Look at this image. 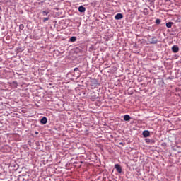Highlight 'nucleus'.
I'll list each match as a JSON object with an SVG mask.
<instances>
[{
    "instance_id": "nucleus-1",
    "label": "nucleus",
    "mask_w": 181,
    "mask_h": 181,
    "mask_svg": "<svg viewBox=\"0 0 181 181\" xmlns=\"http://www.w3.org/2000/svg\"><path fill=\"white\" fill-rule=\"evenodd\" d=\"M115 169H116V170L118 173H122V168L121 167V165L119 164H115Z\"/></svg>"
},
{
    "instance_id": "nucleus-2",
    "label": "nucleus",
    "mask_w": 181,
    "mask_h": 181,
    "mask_svg": "<svg viewBox=\"0 0 181 181\" xmlns=\"http://www.w3.org/2000/svg\"><path fill=\"white\" fill-rule=\"evenodd\" d=\"M142 135L144 138H148V136H151V132L148 130H144L142 132Z\"/></svg>"
},
{
    "instance_id": "nucleus-3",
    "label": "nucleus",
    "mask_w": 181,
    "mask_h": 181,
    "mask_svg": "<svg viewBox=\"0 0 181 181\" xmlns=\"http://www.w3.org/2000/svg\"><path fill=\"white\" fill-rule=\"evenodd\" d=\"M122 18H124V15H122V13H117L115 16V19L116 21H121V19H122Z\"/></svg>"
},
{
    "instance_id": "nucleus-4",
    "label": "nucleus",
    "mask_w": 181,
    "mask_h": 181,
    "mask_svg": "<svg viewBox=\"0 0 181 181\" xmlns=\"http://www.w3.org/2000/svg\"><path fill=\"white\" fill-rule=\"evenodd\" d=\"M171 50L173 53H177L179 52V47L177 45H173Z\"/></svg>"
},
{
    "instance_id": "nucleus-5",
    "label": "nucleus",
    "mask_w": 181,
    "mask_h": 181,
    "mask_svg": "<svg viewBox=\"0 0 181 181\" xmlns=\"http://www.w3.org/2000/svg\"><path fill=\"white\" fill-rule=\"evenodd\" d=\"M40 124H42V125L47 124V118L46 117H43L40 119Z\"/></svg>"
},
{
    "instance_id": "nucleus-6",
    "label": "nucleus",
    "mask_w": 181,
    "mask_h": 181,
    "mask_svg": "<svg viewBox=\"0 0 181 181\" xmlns=\"http://www.w3.org/2000/svg\"><path fill=\"white\" fill-rule=\"evenodd\" d=\"M158 43V39L156 37H153L151 38V41L150 42V45H156Z\"/></svg>"
},
{
    "instance_id": "nucleus-7",
    "label": "nucleus",
    "mask_w": 181,
    "mask_h": 181,
    "mask_svg": "<svg viewBox=\"0 0 181 181\" xmlns=\"http://www.w3.org/2000/svg\"><path fill=\"white\" fill-rule=\"evenodd\" d=\"M78 11L81 12V13L86 12V7H84L83 6H80L78 7Z\"/></svg>"
},
{
    "instance_id": "nucleus-8",
    "label": "nucleus",
    "mask_w": 181,
    "mask_h": 181,
    "mask_svg": "<svg viewBox=\"0 0 181 181\" xmlns=\"http://www.w3.org/2000/svg\"><path fill=\"white\" fill-rule=\"evenodd\" d=\"M91 84L93 87H97V86H98V81H97V80H93L91 81Z\"/></svg>"
},
{
    "instance_id": "nucleus-9",
    "label": "nucleus",
    "mask_w": 181,
    "mask_h": 181,
    "mask_svg": "<svg viewBox=\"0 0 181 181\" xmlns=\"http://www.w3.org/2000/svg\"><path fill=\"white\" fill-rule=\"evenodd\" d=\"M124 121H130L131 120V116H129V115H125L124 116Z\"/></svg>"
},
{
    "instance_id": "nucleus-10",
    "label": "nucleus",
    "mask_w": 181,
    "mask_h": 181,
    "mask_svg": "<svg viewBox=\"0 0 181 181\" xmlns=\"http://www.w3.org/2000/svg\"><path fill=\"white\" fill-rule=\"evenodd\" d=\"M76 40H77V37H71L70 39H69V42H71L72 43H74V42H76Z\"/></svg>"
},
{
    "instance_id": "nucleus-11",
    "label": "nucleus",
    "mask_w": 181,
    "mask_h": 181,
    "mask_svg": "<svg viewBox=\"0 0 181 181\" xmlns=\"http://www.w3.org/2000/svg\"><path fill=\"white\" fill-rule=\"evenodd\" d=\"M144 15H149V9L148 8H144L143 11Z\"/></svg>"
},
{
    "instance_id": "nucleus-12",
    "label": "nucleus",
    "mask_w": 181,
    "mask_h": 181,
    "mask_svg": "<svg viewBox=\"0 0 181 181\" xmlns=\"http://www.w3.org/2000/svg\"><path fill=\"white\" fill-rule=\"evenodd\" d=\"M172 25H173V22H168L165 24L166 28H172Z\"/></svg>"
},
{
    "instance_id": "nucleus-13",
    "label": "nucleus",
    "mask_w": 181,
    "mask_h": 181,
    "mask_svg": "<svg viewBox=\"0 0 181 181\" xmlns=\"http://www.w3.org/2000/svg\"><path fill=\"white\" fill-rule=\"evenodd\" d=\"M97 98H98V96H97V95H91L90 96V100H92V101H94L95 100H97Z\"/></svg>"
},
{
    "instance_id": "nucleus-14",
    "label": "nucleus",
    "mask_w": 181,
    "mask_h": 181,
    "mask_svg": "<svg viewBox=\"0 0 181 181\" xmlns=\"http://www.w3.org/2000/svg\"><path fill=\"white\" fill-rule=\"evenodd\" d=\"M23 29H25V25H23V24H21L19 25V30H23Z\"/></svg>"
},
{
    "instance_id": "nucleus-15",
    "label": "nucleus",
    "mask_w": 181,
    "mask_h": 181,
    "mask_svg": "<svg viewBox=\"0 0 181 181\" xmlns=\"http://www.w3.org/2000/svg\"><path fill=\"white\" fill-rule=\"evenodd\" d=\"M74 73H77L78 74H80V69L78 68H75L74 69Z\"/></svg>"
},
{
    "instance_id": "nucleus-16",
    "label": "nucleus",
    "mask_w": 181,
    "mask_h": 181,
    "mask_svg": "<svg viewBox=\"0 0 181 181\" xmlns=\"http://www.w3.org/2000/svg\"><path fill=\"white\" fill-rule=\"evenodd\" d=\"M145 142L146 144H151V142H152V140H151L150 139H145Z\"/></svg>"
},
{
    "instance_id": "nucleus-17",
    "label": "nucleus",
    "mask_w": 181,
    "mask_h": 181,
    "mask_svg": "<svg viewBox=\"0 0 181 181\" xmlns=\"http://www.w3.org/2000/svg\"><path fill=\"white\" fill-rule=\"evenodd\" d=\"M156 25H160V19L157 18V19L156 20Z\"/></svg>"
},
{
    "instance_id": "nucleus-18",
    "label": "nucleus",
    "mask_w": 181,
    "mask_h": 181,
    "mask_svg": "<svg viewBox=\"0 0 181 181\" xmlns=\"http://www.w3.org/2000/svg\"><path fill=\"white\" fill-rule=\"evenodd\" d=\"M42 14H43L44 16H47V15H49V11H42Z\"/></svg>"
},
{
    "instance_id": "nucleus-19",
    "label": "nucleus",
    "mask_w": 181,
    "mask_h": 181,
    "mask_svg": "<svg viewBox=\"0 0 181 181\" xmlns=\"http://www.w3.org/2000/svg\"><path fill=\"white\" fill-rule=\"evenodd\" d=\"M42 21H43L44 23L46 22L47 21H49V17L43 18Z\"/></svg>"
},
{
    "instance_id": "nucleus-20",
    "label": "nucleus",
    "mask_w": 181,
    "mask_h": 181,
    "mask_svg": "<svg viewBox=\"0 0 181 181\" xmlns=\"http://www.w3.org/2000/svg\"><path fill=\"white\" fill-rule=\"evenodd\" d=\"M168 144L166 143H162L161 146H166Z\"/></svg>"
},
{
    "instance_id": "nucleus-21",
    "label": "nucleus",
    "mask_w": 181,
    "mask_h": 181,
    "mask_svg": "<svg viewBox=\"0 0 181 181\" xmlns=\"http://www.w3.org/2000/svg\"><path fill=\"white\" fill-rule=\"evenodd\" d=\"M13 83L14 84V86H15V87H18V83H16V82H13Z\"/></svg>"
},
{
    "instance_id": "nucleus-22",
    "label": "nucleus",
    "mask_w": 181,
    "mask_h": 181,
    "mask_svg": "<svg viewBox=\"0 0 181 181\" xmlns=\"http://www.w3.org/2000/svg\"><path fill=\"white\" fill-rule=\"evenodd\" d=\"M119 145H122V142L119 143Z\"/></svg>"
},
{
    "instance_id": "nucleus-23",
    "label": "nucleus",
    "mask_w": 181,
    "mask_h": 181,
    "mask_svg": "<svg viewBox=\"0 0 181 181\" xmlns=\"http://www.w3.org/2000/svg\"><path fill=\"white\" fill-rule=\"evenodd\" d=\"M78 77H80V75H78V76H77V78H78Z\"/></svg>"
}]
</instances>
